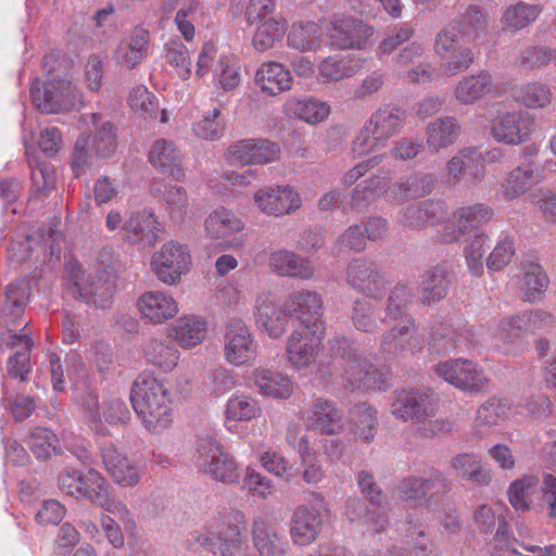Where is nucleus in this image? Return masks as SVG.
Here are the masks:
<instances>
[{"instance_id": "f257e3e1", "label": "nucleus", "mask_w": 556, "mask_h": 556, "mask_svg": "<svg viewBox=\"0 0 556 556\" xmlns=\"http://www.w3.org/2000/svg\"><path fill=\"white\" fill-rule=\"evenodd\" d=\"M438 394L431 389H400L391 397V414L402 421H413L414 431L421 438L432 439L448 433L452 424L437 418Z\"/></svg>"}, {"instance_id": "f03ea898", "label": "nucleus", "mask_w": 556, "mask_h": 556, "mask_svg": "<svg viewBox=\"0 0 556 556\" xmlns=\"http://www.w3.org/2000/svg\"><path fill=\"white\" fill-rule=\"evenodd\" d=\"M130 401L137 415L152 432L167 429L172 421V400L165 384L149 375H140L134 382Z\"/></svg>"}, {"instance_id": "7ed1b4c3", "label": "nucleus", "mask_w": 556, "mask_h": 556, "mask_svg": "<svg viewBox=\"0 0 556 556\" xmlns=\"http://www.w3.org/2000/svg\"><path fill=\"white\" fill-rule=\"evenodd\" d=\"M244 514L236 508H225L199 534L197 542L214 556H235L247 542Z\"/></svg>"}, {"instance_id": "20e7f679", "label": "nucleus", "mask_w": 556, "mask_h": 556, "mask_svg": "<svg viewBox=\"0 0 556 556\" xmlns=\"http://www.w3.org/2000/svg\"><path fill=\"white\" fill-rule=\"evenodd\" d=\"M65 293L97 308H106L116 290L115 276L104 271L97 276H85L80 264L70 263L65 274Z\"/></svg>"}, {"instance_id": "39448f33", "label": "nucleus", "mask_w": 556, "mask_h": 556, "mask_svg": "<svg viewBox=\"0 0 556 556\" xmlns=\"http://www.w3.org/2000/svg\"><path fill=\"white\" fill-rule=\"evenodd\" d=\"M399 497L409 506L426 505L434 509L451 492L452 483L440 470H431L428 477L409 476L399 484Z\"/></svg>"}, {"instance_id": "423d86ee", "label": "nucleus", "mask_w": 556, "mask_h": 556, "mask_svg": "<svg viewBox=\"0 0 556 556\" xmlns=\"http://www.w3.org/2000/svg\"><path fill=\"white\" fill-rule=\"evenodd\" d=\"M509 503L516 510L526 511L535 501L546 504L547 515L556 517V477L551 473L539 477L529 475L514 481L508 490Z\"/></svg>"}, {"instance_id": "0eeeda50", "label": "nucleus", "mask_w": 556, "mask_h": 556, "mask_svg": "<svg viewBox=\"0 0 556 556\" xmlns=\"http://www.w3.org/2000/svg\"><path fill=\"white\" fill-rule=\"evenodd\" d=\"M30 98L41 113L52 114L74 108L79 96L73 84L65 78H36L30 86Z\"/></svg>"}, {"instance_id": "6e6552de", "label": "nucleus", "mask_w": 556, "mask_h": 556, "mask_svg": "<svg viewBox=\"0 0 556 556\" xmlns=\"http://www.w3.org/2000/svg\"><path fill=\"white\" fill-rule=\"evenodd\" d=\"M198 466L212 479L223 483H235L240 472L233 458L213 438L205 437L197 443Z\"/></svg>"}, {"instance_id": "1a4fd4ad", "label": "nucleus", "mask_w": 556, "mask_h": 556, "mask_svg": "<svg viewBox=\"0 0 556 556\" xmlns=\"http://www.w3.org/2000/svg\"><path fill=\"white\" fill-rule=\"evenodd\" d=\"M346 282L368 298L380 299L389 281L381 265L367 257L353 258L346 266Z\"/></svg>"}, {"instance_id": "9d476101", "label": "nucleus", "mask_w": 556, "mask_h": 556, "mask_svg": "<svg viewBox=\"0 0 556 556\" xmlns=\"http://www.w3.org/2000/svg\"><path fill=\"white\" fill-rule=\"evenodd\" d=\"M439 377L454 387L470 393L486 392L490 380L478 369V365L468 359H450L435 366Z\"/></svg>"}, {"instance_id": "9b49d317", "label": "nucleus", "mask_w": 556, "mask_h": 556, "mask_svg": "<svg viewBox=\"0 0 556 556\" xmlns=\"http://www.w3.org/2000/svg\"><path fill=\"white\" fill-rule=\"evenodd\" d=\"M374 35V28L361 20L342 14H336L330 21L328 37L331 46L338 49H364L370 37Z\"/></svg>"}, {"instance_id": "f8f14e48", "label": "nucleus", "mask_w": 556, "mask_h": 556, "mask_svg": "<svg viewBox=\"0 0 556 556\" xmlns=\"http://www.w3.org/2000/svg\"><path fill=\"white\" fill-rule=\"evenodd\" d=\"M534 128V118L526 111L501 113L491 122L492 137L497 142L511 146L527 141Z\"/></svg>"}, {"instance_id": "ddd939ff", "label": "nucleus", "mask_w": 556, "mask_h": 556, "mask_svg": "<svg viewBox=\"0 0 556 556\" xmlns=\"http://www.w3.org/2000/svg\"><path fill=\"white\" fill-rule=\"evenodd\" d=\"M189 263L190 255L187 247L174 241L165 243L151 260L155 276L166 285L179 282L181 275L188 270Z\"/></svg>"}, {"instance_id": "4468645a", "label": "nucleus", "mask_w": 556, "mask_h": 556, "mask_svg": "<svg viewBox=\"0 0 556 556\" xmlns=\"http://www.w3.org/2000/svg\"><path fill=\"white\" fill-rule=\"evenodd\" d=\"M225 357L236 366L248 364L256 358L257 345L248 326L239 318H230L226 324Z\"/></svg>"}, {"instance_id": "2eb2a0df", "label": "nucleus", "mask_w": 556, "mask_h": 556, "mask_svg": "<svg viewBox=\"0 0 556 556\" xmlns=\"http://www.w3.org/2000/svg\"><path fill=\"white\" fill-rule=\"evenodd\" d=\"M280 147L268 139H241L231 143L226 159L233 165L267 164L280 157Z\"/></svg>"}, {"instance_id": "dca6fc26", "label": "nucleus", "mask_w": 556, "mask_h": 556, "mask_svg": "<svg viewBox=\"0 0 556 556\" xmlns=\"http://www.w3.org/2000/svg\"><path fill=\"white\" fill-rule=\"evenodd\" d=\"M325 329L296 328L288 338L286 353L290 364L296 369H303L315 363L320 351Z\"/></svg>"}, {"instance_id": "f3484780", "label": "nucleus", "mask_w": 556, "mask_h": 556, "mask_svg": "<svg viewBox=\"0 0 556 556\" xmlns=\"http://www.w3.org/2000/svg\"><path fill=\"white\" fill-rule=\"evenodd\" d=\"M283 306L286 313L300 320V328L325 329L324 301L318 292L304 289L295 291L288 295Z\"/></svg>"}, {"instance_id": "a211bd4d", "label": "nucleus", "mask_w": 556, "mask_h": 556, "mask_svg": "<svg viewBox=\"0 0 556 556\" xmlns=\"http://www.w3.org/2000/svg\"><path fill=\"white\" fill-rule=\"evenodd\" d=\"M303 420L308 429L325 435L339 433L344 427L342 410L325 397H316L308 404Z\"/></svg>"}, {"instance_id": "6ab92c4d", "label": "nucleus", "mask_w": 556, "mask_h": 556, "mask_svg": "<svg viewBox=\"0 0 556 556\" xmlns=\"http://www.w3.org/2000/svg\"><path fill=\"white\" fill-rule=\"evenodd\" d=\"M453 277V265L448 261H442L426 269L418 286L419 302L431 306L445 299Z\"/></svg>"}, {"instance_id": "aec40b11", "label": "nucleus", "mask_w": 556, "mask_h": 556, "mask_svg": "<svg viewBox=\"0 0 556 556\" xmlns=\"http://www.w3.org/2000/svg\"><path fill=\"white\" fill-rule=\"evenodd\" d=\"M251 534L253 544L261 556H285L288 542L278 523L269 516L260 515L255 517Z\"/></svg>"}, {"instance_id": "412c9836", "label": "nucleus", "mask_w": 556, "mask_h": 556, "mask_svg": "<svg viewBox=\"0 0 556 556\" xmlns=\"http://www.w3.org/2000/svg\"><path fill=\"white\" fill-rule=\"evenodd\" d=\"M257 207L270 216L292 214L301 206L299 193L289 186H276L261 189L254 194Z\"/></svg>"}, {"instance_id": "4be33fe9", "label": "nucleus", "mask_w": 556, "mask_h": 556, "mask_svg": "<svg viewBox=\"0 0 556 556\" xmlns=\"http://www.w3.org/2000/svg\"><path fill=\"white\" fill-rule=\"evenodd\" d=\"M121 231L125 241L147 248L156 242L160 223L153 212L142 210L131 213L123 224Z\"/></svg>"}, {"instance_id": "5701e85b", "label": "nucleus", "mask_w": 556, "mask_h": 556, "mask_svg": "<svg viewBox=\"0 0 556 556\" xmlns=\"http://www.w3.org/2000/svg\"><path fill=\"white\" fill-rule=\"evenodd\" d=\"M29 296L30 285L26 278L15 280L7 286L0 304L5 327L22 326V330L26 328L28 321L24 320L23 315Z\"/></svg>"}, {"instance_id": "b1692460", "label": "nucleus", "mask_w": 556, "mask_h": 556, "mask_svg": "<svg viewBox=\"0 0 556 556\" xmlns=\"http://www.w3.org/2000/svg\"><path fill=\"white\" fill-rule=\"evenodd\" d=\"M148 157L159 173L175 180H180L185 176L184 155L175 142L164 138L155 140Z\"/></svg>"}, {"instance_id": "393cba45", "label": "nucleus", "mask_w": 556, "mask_h": 556, "mask_svg": "<svg viewBox=\"0 0 556 556\" xmlns=\"http://www.w3.org/2000/svg\"><path fill=\"white\" fill-rule=\"evenodd\" d=\"M390 169L380 168L377 174L357 184L352 190L350 206L357 213H363L388 191L390 192Z\"/></svg>"}, {"instance_id": "a878e982", "label": "nucleus", "mask_w": 556, "mask_h": 556, "mask_svg": "<svg viewBox=\"0 0 556 556\" xmlns=\"http://www.w3.org/2000/svg\"><path fill=\"white\" fill-rule=\"evenodd\" d=\"M343 387L349 391L381 389L382 374L366 357H357L343 364Z\"/></svg>"}, {"instance_id": "bb28decb", "label": "nucleus", "mask_w": 556, "mask_h": 556, "mask_svg": "<svg viewBox=\"0 0 556 556\" xmlns=\"http://www.w3.org/2000/svg\"><path fill=\"white\" fill-rule=\"evenodd\" d=\"M103 483L104 478L94 469L83 476L75 469L65 468L59 477L60 490L75 498H86L89 502Z\"/></svg>"}, {"instance_id": "cd10ccee", "label": "nucleus", "mask_w": 556, "mask_h": 556, "mask_svg": "<svg viewBox=\"0 0 556 556\" xmlns=\"http://www.w3.org/2000/svg\"><path fill=\"white\" fill-rule=\"evenodd\" d=\"M321 527L320 513L315 508L301 505L292 514L290 535L295 545L306 546L318 538Z\"/></svg>"}, {"instance_id": "c85d7f7f", "label": "nucleus", "mask_w": 556, "mask_h": 556, "mask_svg": "<svg viewBox=\"0 0 556 556\" xmlns=\"http://www.w3.org/2000/svg\"><path fill=\"white\" fill-rule=\"evenodd\" d=\"M102 463L114 482L124 486H134L140 480L139 469L116 446L108 443L101 446Z\"/></svg>"}, {"instance_id": "c756f323", "label": "nucleus", "mask_w": 556, "mask_h": 556, "mask_svg": "<svg viewBox=\"0 0 556 556\" xmlns=\"http://www.w3.org/2000/svg\"><path fill=\"white\" fill-rule=\"evenodd\" d=\"M473 520L480 531L493 536L495 547L516 552L513 547L515 540H511L508 532V523L503 516H496L490 506L480 505L473 514Z\"/></svg>"}, {"instance_id": "7c9ffc66", "label": "nucleus", "mask_w": 556, "mask_h": 556, "mask_svg": "<svg viewBox=\"0 0 556 556\" xmlns=\"http://www.w3.org/2000/svg\"><path fill=\"white\" fill-rule=\"evenodd\" d=\"M141 315L153 324H162L178 313V305L174 298L166 292L149 291L138 300Z\"/></svg>"}, {"instance_id": "2f4dec72", "label": "nucleus", "mask_w": 556, "mask_h": 556, "mask_svg": "<svg viewBox=\"0 0 556 556\" xmlns=\"http://www.w3.org/2000/svg\"><path fill=\"white\" fill-rule=\"evenodd\" d=\"M444 215L443 203L428 199L407 205L402 211L399 222L410 229H421L439 223Z\"/></svg>"}, {"instance_id": "473e14b6", "label": "nucleus", "mask_w": 556, "mask_h": 556, "mask_svg": "<svg viewBox=\"0 0 556 556\" xmlns=\"http://www.w3.org/2000/svg\"><path fill=\"white\" fill-rule=\"evenodd\" d=\"M493 216V210L482 203H477L470 206H464L457 210L455 218L457 220V230L447 228L444 230L442 238L444 242L457 241L469 230L477 228L491 220Z\"/></svg>"}, {"instance_id": "72a5a7b5", "label": "nucleus", "mask_w": 556, "mask_h": 556, "mask_svg": "<svg viewBox=\"0 0 556 556\" xmlns=\"http://www.w3.org/2000/svg\"><path fill=\"white\" fill-rule=\"evenodd\" d=\"M540 181L539 165L533 161L526 160L508 174L502 186L503 195L506 200L517 199Z\"/></svg>"}, {"instance_id": "f704fd0d", "label": "nucleus", "mask_w": 556, "mask_h": 556, "mask_svg": "<svg viewBox=\"0 0 556 556\" xmlns=\"http://www.w3.org/2000/svg\"><path fill=\"white\" fill-rule=\"evenodd\" d=\"M250 379L257 388L258 393L264 396L289 399L293 392L292 380L277 370L256 368Z\"/></svg>"}, {"instance_id": "c9c22d12", "label": "nucleus", "mask_w": 556, "mask_h": 556, "mask_svg": "<svg viewBox=\"0 0 556 556\" xmlns=\"http://www.w3.org/2000/svg\"><path fill=\"white\" fill-rule=\"evenodd\" d=\"M150 31L137 27L128 40L122 41L116 49L117 64L128 70L135 68L149 53Z\"/></svg>"}, {"instance_id": "e433bc0d", "label": "nucleus", "mask_w": 556, "mask_h": 556, "mask_svg": "<svg viewBox=\"0 0 556 556\" xmlns=\"http://www.w3.org/2000/svg\"><path fill=\"white\" fill-rule=\"evenodd\" d=\"M450 180L458 182L468 175L472 184L480 182L485 174L484 165L476 150H464L453 156L446 164Z\"/></svg>"}, {"instance_id": "4c0bfd02", "label": "nucleus", "mask_w": 556, "mask_h": 556, "mask_svg": "<svg viewBox=\"0 0 556 556\" xmlns=\"http://www.w3.org/2000/svg\"><path fill=\"white\" fill-rule=\"evenodd\" d=\"M269 266L279 276L309 279L314 275V267L308 260L288 250L273 252Z\"/></svg>"}, {"instance_id": "58836bf2", "label": "nucleus", "mask_w": 556, "mask_h": 556, "mask_svg": "<svg viewBox=\"0 0 556 556\" xmlns=\"http://www.w3.org/2000/svg\"><path fill=\"white\" fill-rule=\"evenodd\" d=\"M255 81L263 92L268 96H277L291 88L293 78L290 71L285 68L282 64L267 62L258 67Z\"/></svg>"}, {"instance_id": "ea45409f", "label": "nucleus", "mask_w": 556, "mask_h": 556, "mask_svg": "<svg viewBox=\"0 0 556 556\" xmlns=\"http://www.w3.org/2000/svg\"><path fill=\"white\" fill-rule=\"evenodd\" d=\"M406 113L397 106H383L376 110L367 121L369 127L378 135V139L387 142L403 127Z\"/></svg>"}, {"instance_id": "a19ab883", "label": "nucleus", "mask_w": 556, "mask_h": 556, "mask_svg": "<svg viewBox=\"0 0 556 556\" xmlns=\"http://www.w3.org/2000/svg\"><path fill=\"white\" fill-rule=\"evenodd\" d=\"M493 87V77L482 71L477 75L463 77L454 88L455 99L463 104H472L491 92Z\"/></svg>"}, {"instance_id": "79ce46f5", "label": "nucleus", "mask_w": 556, "mask_h": 556, "mask_svg": "<svg viewBox=\"0 0 556 556\" xmlns=\"http://www.w3.org/2000/svg\"><path fill=\"white\" fill-rule=\"evenodd\" d=\"M416 332L415 319L397 323L382 334L380 349L389 356H397L405 352Z\"/></svg>"}, {"instance_id": "37998d69", "label": "nucleus", "mask_w": 556, "mask_h": 556, "mask_svg": "<svg viewBox=\"0 0 556 556\" xmlns=\"http://www.w3.org/2000/svg\"><path fill=\"white\" fill-rule=\"evenodd\" d=\"M205 334L206 323L197 316L180 317L172 327L174 340L185 349H190L201 343Z\"/></svg>"}, {"instance_id": "c03bdc74", "label": "nucleus", "mask_w": 556, "mask_h": 556, "mask_svg": "<svg viewBox=\"0 0 556 556\" xmlns=\"http://www.w3.org/2000/svg\"><path fill=\"white\" fill-rule=\"evenodd\" d=\"M350 424L354 433L364 442L374 440L378 429L377 410L368 403H358L351 407Z\"/></svg>"}, {"instance_id": "a18cd8bd", "label": "nucleus", "mask_w": 556, "mask_h": 556, "mask_svg": "<svg viewBox=\"0 0 556 556\" xmlns=\"http://www.w3.org/2000/svg\"><path fill=\"white\" fill-rule=\"evenodd\" d=\"M286 111L291 117L302 119L311 125H316L328 116L330 108L326 102L315 98H292L287 101Z\"/></svg>"}, {"instance_id": "49530a36", "label": "nucleus", "mask_w": 556, "mask_h": 556, "mask_svg": "<svg viewBox=\"0 0 556 556\" xmlns=\"http://www.w3.org/2000/svg\"><path fill=\"white\" fill-rule=\"evenodd\" d=\"M434 181V176L431 174L410 176L390 187L389 197L397 202L421 198L432 191Z\"/></svg>"}, {"instance_id": "de8ad7c7", "label": "nucleus", "mask_w": 556, "mask_h": 556, "mask_svg": "<svg viewBox=\"0 0 556 556\" xmlns=\"http://www.w3.org/2000/svg\"><path fill=\"white\" fill-rule=\"evenodd\" d=\"M288 46L301 52L314 51L320 47L321 29L315 22H299L291 26Z\"/></svg>"}, {"instance_id": "09e8293b", "label": "nucleus", "mask_w": 556, "mask_h": 556, "mask_svg": "<svg viewBox=\"0 0 556 556\" xmlns=\"http://www.w3.org/2000/svg\"><path fill=\"white\" fill-rule=\"evenodd\" d=\"M414 298L413 289L405 283H396L390 291L386 303V317L390 320L404 323L414 319L408 313V306Z\"/></svg>"}, {"instance_id": "8fccbe9b", "label": "nucleus", "mask_w": 556, "mask_h": 556, "mask_svg": "<svg viewBox=\"0 0 556 556\" xmlns=\"http://www.w3.org/2000/svg\"><path fill=\"white\" fill-rule=\"evenodd\" d=\"M527 316L523 313L504 317L496 326L494 337L507 349L518 345L528 333Z\"/></svg>"}, {"instance_id": "3c124183", "label": "nucleus", "mask_w": 556, "mask_h": 556, "mask_svg": "<svg viewBox=\"0 0 556 556\" xmlns=\"http://www.w3.org/2000/svg\"><path fill=\"white\" fill-rule=\"evenodd\" d=\"M144 355L151 364L163 371L173 370L179 359V352L170 340H150L144 348Z\"/></svg>"}, {"instance_id": "603ef678", "label": "nucleus", "mask_w": 556, "mask_h": 556, "mask_svg": "<svg viewBox=\"0 0 556 556\" xmlns=\"http://www.w3.org/2000/svg\"><path fill=\"white\" fill-rule=\"evenodd\" d=\"M243 228L242 220L226 208L212 212L205 219V230L212 238H226Z\"/></svg>"}, {"instance_id": "864d4df0", "label": "nucleus", "mask_w": 556, "mask_h": 556, "mask_svg": "<svg viewBox=\"0 0 556 556\" xmlns=\"http://www.w3.org/2000/svg\"><path fill=\"white\" fill-rule=\"evenodd\" d=\"M459 126L454 117H440L427 127L429 149L439 151L452 144L458 136Z\"/></svg>"}, {"instance_id": "5fc2aeb1", "label": "nucleus", "mask_w": 556, "mask_h": 556, "mask_svg": "<svg viewBox=\"0 0 556 556\" xmlns=\"http://www.w3.org/2000/svg\"><path fill=\"white\" fill-rule=\"evenodd\" d=\"M511 96L517 102L532 109L545 108L552 100L547 85L538 81L515 86Z\"/></svg>"}, {"instance_id": "6e6d98bb", "label": "nucleus", "mask_w": 556, "mask_h": 556, "mask_svg": "<svg viewBox=\"0 0 556 556\" xmlns=\"http://www.w3.org/2000/svg\"><path fill=\"white\" fill-rule=\"evenodd\" d=\"M379 308L366 299H357L353 302L351 320L358 331L371 333L383 321L379 317Z\"/></svg>"}, {"instance_id": "4d7b16f0", "label": "nucleus", "mask_w": 556, "mask_h": 556, "mask_svg": "<svg viewBox=\"0 0 556 556\" xmlns=\"http://www.w3.org/2000/svg\"><path fill=\"white\" fill-rule=\"evenodd\" d=\"M469 42L468 33L464 34L457 23L451 22L437 34L434 51L440 58H444Z\"/></svg>"}, {"instance_id": "13d9d810", "label": "nucleus", "mask_w": 556, "mask_h": 556, "mask_svg": "<svg viewBox=\"0 0 556 556\" xmlns=\"http://www.w3.org/2000/svg\"><path fill=\"white\" fill-rule=\"evenodd\" d=\"M253 25H256V30L252 43L261 52L273 48L275 41L281 39L286 30L283 18H266L265 22Z\"/></svg>"}, {"instance_id": "bf43d9fd", "label": "nucleus", "mask_w": 556, "mask_h": 556, "mask_svg": "<svg viewBox=\"0 0 556 556\" xmlns=\"http://www.w3.org/2000/svg\"><path fill=\"white\" fill-rule=\"evenodd\" d=\"M541 12L539 5L519 2L508 7L502 16V23L506 29L519 30L536 20Z\"/></svg>"}, {"instance_id": "052dcab7", "label": "nucleus", "mask_w": 556, "mask_h": 556, "mask_svg": "<svg viewBox=\"0 0 556 556\" xmlns=\"http://www.w3.org/2000/svg\"><path fill=\"white\" fill-rule=\"evenodd\" d=\"M525 296L529 302H534L540 299L548 286V278L541 265L530 263L525 266V274L522 279Z\"/></svg>"}, {"instance_id": "680f3d73", "label": "nucleus", "mask_w": 556, "mask_h": 556, "mask_svg": "<svg viewBox=\"0 0 556 556\" xmlns=\"http://www.w3.org/2000/svg\"><path fill=\"white\" fill-rule=\"evenodd\" d=\"M0 330V352L4 349L15 350L14 353H25L30 357L34 340L30 333L22 330V326H9Z\"/></svg>"}, {"instance_id": "e2e57ef3", "label": "nucleus", "mask_w": 556, "mask_h": 556, "mask_svg": "<svg viewBox=\"0 0 556 556\" xmlns=\"http://www.w3.org/2000/svg\"><path fill=\"white\" fill-rule=\"evenodd\" d=\"M488 241L489 237L485 233H479L464 249L468 269L475 277H480L483 274Z\"/></svg>"}, {"instance_id": "0e129e2a", "label": "nucleus", "mask_w": 556, "mask_h": 556, "mask_svg": "<svg viewBox=\"0 0 556 556\" xmlns=\"http://www.w3.org/2000/svg\"><path fill=\"white\" fill-rule=\"evenodd\" d=\"M166 60L176 68L177 75L182 79H189L191 74V59L187 47L180 39H172L166 45Z\"/></svg>"}, {"instance_id": "69168bd1", "label": "nucleus", "mask_w": 556, "mask_h": 556, "mask_svg": "<svg viewBox=\"0 0 556 556\" xmlns=\"http://www.w3.org/2000/svg\"><path fill=\"white\" fill-rule=\"evenodd\" d=\"M452 23H457L464 34L468 33V39L471 41L486 29L488 17L478 5H470L458 18L452 21Z\"/></svg>"}, {"instance_id": "338daca9", "label": "nucleus", "mask_w": 556, "mask_h": 556, "mask_svg": "<svg viewBox=\"0 0 556 556\" xmlns=\"http://www.w3.org/2000/svg\"><path fill=\"white\" fill-rule=\"evenodd\" d=\"M319 76L323 83L337 81L353 76L356 72L352 61L345 58L329 56L319 64Z\"/></svg>"}, {"instance_id": "774afa93", "label": "nucleus", "mask_w": 556, "mask_h": 556, "mask_svg": "<svg viewBox=\"0 0 556 556\" xmlns=\"http://www.w3.org/2000/svg\"><path fill=\"white\" fill-rule=\"evenodd\" d=\"M510 402L507 399L490 397L477 410V421L485 426L497 425L498 420L508 416Z\"/></svg>"}]
</instances>
